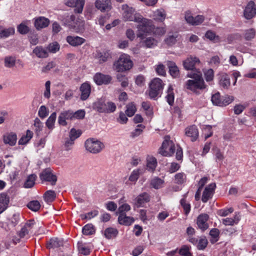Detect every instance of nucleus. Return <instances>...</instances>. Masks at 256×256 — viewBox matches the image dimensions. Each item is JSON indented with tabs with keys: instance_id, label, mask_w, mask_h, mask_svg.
<instances>
[{
	"instance_id": "obj_35",
	"label": "nucleus",
	"mask_w": 256,
	"mask_h": 256,
	"mask_svg": "<svg viewBox=\"0 0 256 256\" xmlns=\"http://www.w3.org/2000/svg\"><path fill=\"white\" fill-rule=\"evenodd\" d=\"M118 234V230L114 228H108L104 231V235L108 239H111L116 238Z\"/></svg>"
},
{
	"instance_id": "obj_50",
	"label": "nucleus",
	"mask_w": 256,
	"mask_h": 256,
	"mask_svg": "<svg viewBox=\"0 0 256 256\" xmlns=\"http://www.w3.org/2000/svg\"><path fill=\"white\" fill-rule=\"evenodd\" d=\"M27 206L32 210L36 212L40 208V204L38 200H32L29 202Z\"/></svg>"
},
{
	"instance_id": "obj_6",
	"label": "nucleus",
	"mask_w": 256,
	"mask_h": 256,
	"mask_svg": "<svg viewBox=\"0 0 256 256\" xmlns=\"http://www.w3.org/2000/svg\"><path fill=\"white\" fill-rule=\"evenodd\" d=\"M164 84L159 78L153 79L150 84L148 95L150 98H155L160 95L163 90Z\"/></svg>"
},
{
	"instance_id": "obj_34",
	"label": "nucleus",
	"mask_w": 256,
	"mask_h": 256,
	"mask_svg": "<svg viewBox=\"0 0 256 256\" xmlns=\"http://www.w3.org/2000/svg\"><path fill=\"white\" fill-rule=\"evenodd\" d=\"M256 35V30L254 28H250L246 30L243 34V37L246 40L250 41L254 39Z\"/></svg>"
},
{
	"instance_id": "obj_31",
	"label": "nucleus",
	"mask_w": 256,
	"mask_h": 256,
	"mask_svg": "<svg viewBox=\"0 0 256 256\" xmlns=\"http://www.w3.org/2000/svg\"><path fill=\"white\" fill-rule=\"evenodd\" d=\"M121 12L124 16H132L136 14L135 9L126 4L122 6Z\"/></svg>"
},
{
	"instance_id": "obj_43",
	"label": "nucleus",
	"mask_w": 256,
	"mask_h": 256,
	"mask_svg": "<svg viewBox=\"0 0 256 256\" xmlns=\"http://www.w3.org/2000/svg\"><path fill=\"white\" fill-rule=\"evenodd\" d=\"M56 198V194L54 191L49 190L46 191L44 194V198L47 202L54 201Z\"/></svg>"
},
{
	"instance_id": "obj_9",
	"label": "nucleus",
	"mask_w": 256,
	"mask_h": 256,
	"mask_svg": "<svg viewBox=\"0 0 256 256\" xmlns=\"http://www.w3.org/2000/svg\"><path fill=\"white\" fill-rule=\"evenodd\" d=\"M200 64L198 58L196 56H190L183 62L184 68L186 70H191L192 72H196L197 70L196 66Z\"/></svg>"
},
{
	"instance_id": "obj_51",
	"label": "nucleus",
	"mask_w": 256,
	"mask_h": 256,
	"mask_svg": "<svg viewBox=\"0 0 256 256\" xmlns=\"http://www.w3.org/2000/svg\"><path fill=\"white\" fill-rule=\"evenodd\" d=\"M186 180V175L184 172H179L174 176L175 182L178 184H182Z\"/></svg>"
},
{
	"instance_id": "obj_56",
	"label": "nucleus",
	"mask_w": 256,
	"mask_h": 256,
	"mask_svg": "<svg viewBox=\"0 0 256 256\" xmlns=\"http://www.w3.org/2000/svg\"><path fill=\"white\" fill-rule=\"evenodd\" d=\"M47 50L52 53H56L60 50V45L57 42H53L48 44Z\"/></svg>"
},
{
	"instance_id": "obj_10",
	"label": "nucleus",
	"mask_w": 256,
	"mask_h": 256,
	"mask_svg": "<svg viewBox=\"0 0 256 256\" xmlns=\"http://www.w3.org/2000/svg\"><path fill=\"white\" fill-rule=\"evenodd\" d=\"M36 226V224L34 220H31L28 222L21 228L18 233V236L20 238L29 235L34 232L33 229Z\"/></svg>"
},
{
	"instance_id": "obj_52",
	"label": "nucleus",
	"mask_w": 256,
	"mask_h": 256,
	"mask_svg": "<svg viewBox=\"0 0 256 256\" xmlns=\"http://www.w3.org/2000/svg\"><path fill=\"white\" fill-rule=\"evenodd\" d=\"M34 126L37 136H39L40 133L43 128L42 123L38 118H36L34 121Z\"/></svg>"
},
{
	"instance_id": "obj_11",
	"label": "nucleus",
	"mask_w": 256,
	"mask_h": 256,
	"mask_svg": "<svg viewBox=\"0 0 256 256\" xmlns=\"http://www.w3.org/2000/svg\"><path fill=\"white\" fill-rule=\"evenodd\" d=\"M40 178L42 182H50L52 186L55 185L57 181L56 176L52 173L51 170L50 168L44 170L40 174Z\"/></svg>"
},
{
	"instance_id": "obj_47",
	"label": "nucleus",
	"mask_w": 256,
	"mask_h": 256,
	"mask_svg": "<svg viewBox=\"0 0 256 256\" xmlns=\"http://www.w3.org/2000/svg\"><path fill=\"white\" fill-rule=\"evenodd\" d=\"M142 172L143 170L140 168L134 170L129 177V180L131 182H136Z\"/></svg>"
},
{
	"instance_id": "obj_54",
	"label": "nucleus",
	"mask_w": 256,
	"mask_h": 256,
	"mask_svg": "<svg viewBox=\"0 0 256 256\" xmlns=\"http://www.w3.org/2000/svg\"><path fill=\"white\" fill-rule=\"evenodd\" d=\"M74 140L67 138L64 139V150L68 151L72 149L74 144Z\"/></svg>"
},
{
	"instance_id": "obj_38",
	"label": "nucleus",
	"mask_w": 256,
	"mask_h": 256,
	"mask_svg": "<svg viewBox=\"0 0 256 256\" xmlns=\"http://www.w3.org/2000/svg\"><path fill=\"white\" fill-rule=\"evenodd\" d=\"M186 22L192 26H197L202 22V17H184Z\"/></svg>"
},
{
	"instance_id": "obj_53",
	"label": "nucleus",
	"mask_w": 256,
	"mask_h": 256,
	"mask_svg": "<svg viewBox=\"0 0 256 256\" xmlns=\"http://www.w3.org/2000/svg\"><path fill=\"white\" fill-rule=\"evenodd\" d=\"M222 98H220V93L218 92L213 94L212 96V102L214 105L222 106Z\"/></svg>"
},
{
	"instance_id": "obj_12",
	"label": "nucleus",
	"mask_w": 256,
	"mask_h": 256,
	"mask_svg": "<svg viewBox=\"0 0 256 256\" xmlns=\"http://www.w3.org/2000/svg\"><path fill=\"white\" fill-rule=\"evenodd\" d=\"M96 7L102 12H108L112 8L111 0H96Z\"/></svg>"
},
{
	"instance_id": "obj_62",
	"label": "nucleus",
	"mask_w": 256,
	"mask_h": 256,
	"mask_svg": "<svg viewBox=\"0 0 256 256\" xmlns=\"http://www.w3.org/2000/svg\"><path fill=\"white\" fill-rule=\"evenodd\" d=\"M130 210V206L127 204H124L120 206L116 212L119 215L121 214H126V212Z\"/></svg>"
},
{
	"instance_id": "obj_18",
	"label": "nucleus",
	"mask_w": 256,
	"mask_h": 256,
	"mask_svg": "<svg viewBox=\"0 0 256 256\" xmlns=\"http://www.w3.org/2000/svg\"><path fill=\"white\" fill-rule=\"evenodd\" d=\"M208 216L206 214H200L198 217L197 225L202 230L204 231L208 228Z\"/></svg>"
},
{
	"instance_id": "obj_22",
	"label": "nucleus",
	"mask_w": 256,
	"mask_h": 256,
	"mask_svg": "<svg viewBox=\"0 0 256 256\" xmlns=\"http://www.w3.org/2000/svg\"><path fill=\"white\" fill-rule=\"evenodd\" d=\"M67 42L72 46H76L83 44L86 40L78 36H68L66 38Z\"/></svg>"
},
{
	"instance_id": "obj_64",
	"label": "nucleus",
	"mask_w": 256,
	"mask_h": 256,
	"mask_svg": "<svg viewBox=\"0 0 256 256\" xmlns=\"http://www.w3.org/2000/svg\"><path fill=\"white\" fill-rule=\"evenodd\" d=\"M179 254L182 256H192L188 246L184 245L179 250Z\"/></svg>"
},
{
	"instance_id": "obj_59",
	"label": "nucleus",
	"mask_w": 256,
	"mask_h": 256,
	"mask_svg": "<svg viewBox=\"0 0 256 256\" xmlns=\"http://www.w3.org/2000/svg\"><path fill=\"white\" fill-rule=\"evenodd\" d=\"M145 46L148 48H152L156 46L157 42L154 38H147L144 42Z\"/></svg>"
},
{
	"instance_id": "obj_49",
	"label": "nucleus",
	"mask_w": 256,
	"mask_h": 256,
	"mask_svg": "<svg viewBox=\"0 0 256 256\" xmlns=\"http://www.w3.org/2000/svg\"><path fill=\"white\" fill-rule=\"evenodd\" d=\"M136 107L134 104L130 103L126 106V114L128 116L130 117L134 116L136 112Z\"/></svg>"
},
{
	"instance_id": "obj_46",
	"label": "nucleus",
	"mask_w": 256,
	"mask_h": 256,
	"mask_svg": "<svg viewBox=\"0 0 256 256\" xmlns=\"http://www.w3.org/2000/svg\"><path fill=\"white\" fill-rule=\"evenodd\" d=\"M204 76L207 82H212L214 77V72L212 69L209 68L204 70Z\"/></svg>"
},
{
	"instance_id": "obj_1",
	"label": "nucleus",
	"mask_w": 256,
	"mask_h": 256,
	"mask_svg": "<svg viewBox=\"0 0 256 256\" xmlns=\"http://www.w3.org/2000/svg\"><path fill=\"white\" fill-rule=\"evenodd\" d=\"M126 20H129L137 22L138 24L137 28L138 37L144 38V36L152 34L155 36H162L166 32L164 28H155L151 20H148L144 17H128Z\"/></svg>"
},
{
	"instance_id": "obj_19",
	"label": "nucleus",
	"mask_w": 256,
	"mask_h": 256,
	"mask_svg": "<svg viewBox=\"0 0 256 256\" xmlns=\"http://www.w3.org/2000/svg\"><path fill=\"white\" fill-rule=\"evenodd\" d=\"M80 99L85 100L88 98L91 92V86L88 82L82 84L80 87Z\"/></svg>"
},
{
	"instance_id": "obj_4",
	"label": "nucleus",
	"mask_w": 256,
	"mask_h": 256,
	"mask_svg": "<svg viewBox=\"0 0 256 256\" xmlns=\"http://www.w3.org/2000/svg\"><path fill=\"white\" fill-rule=\"evenodd\" d=\"M62 21L64 25L76 32H82L84 30V21L80 17H64Z\"/></svg>"
},
{
	"instance_id": "obj_23",
	"label": "nucleus",
	"mask_w": 256,
	"mask_h": 256,
	"mask_svg": "<svg viewBox=\"0 0 256 256\" xmlns=\"http://www.w3.org/2000/svg\"><path fill=\"white\" fill-rule=\"evenodd\" d=\"M150 197L148 194L144 192L138 195L135 199L134 204L138 208L143 206L144 204L148 202Z\"/></svg>"
},
{
	"instance_id": "obj_57",
	"label": "nucleus",
	"mask_w": 256,
	"mask_h": 256,
	"mask_svg": "<svg viewBox=\"0 0 256 256\" xmlns=\"http://www.w3.org/2000/svg\"><path fill=\"white\" fill-rule=\"evenodd\" d=\"M18 31L22 34H25L30 30V28L26 24V22H22L18 26Z\"/></svg>"
},
{
	"instance_id": "obj_27",
	"label": "nucleus",
	"mask_w": 256,
	"mask_h": 256,
	"mask_svg": "<svg viewBox=\"0 0 256 256\" xmlns=\"http://www.w3.org/2000/svg\"><path fill=\"white\" fill-rule=\"evenodd\" d=\"M63 240L61 238H51L47 244V248H54L62 246Z\"/></svg>"
},
{
	"instance_id": "obj_20",
	"label": "nucleus",
	"mask_w": 256,
	"mask_h": 256,
	"mask_svg": "<svg viewBox=\"0 0 256 256\" xmlns=\"http://www.w3.org/2000/svg\"><path fill=\"white\" fill-rule=\"evenodd\" d=\"M10 202V197L6 193L0 194V214H2L8 207Z\"/></svg>"
},
{
	"instance_id": "obj_37",
	"label": "nucleus",
	"mask_w": 256,
	"mask_h": 256,
	"mask_svg": "<svg viewBox=\"0 0 256 256\" xmlns=\"http://www.w3.org/2000/svg\"><path fill=\"white\" fill-rule=\"evenodd\" d=\"M33 132L30 130H27L26 134L22 136L18 140L19 144H26L32 138Z\"/></svg>"
},
{
	"instance_id": "obj_41",
	"label": "nucleus",
	"mask_w": 256,
	"mask_h": 256,
	"mask_svg": "<svg viewBox=\"0 0 256 256\" xmlns=\"http://www.w3.org/2000/svg\"><path fill=\"white\" fill-rule=\"evenodd\" d=\"M36 176L34 174H31L29 176L24 184V186L26 188H32L35 184V181L36 180Z\"/></svg>"
},
{
	"instance_id": "obj_42",
	"label": "nucleus",
	"mask_w": 256,
	"mask_h": 256,
	"mask_svg": "<svg viewBox=\"0 0 256 256\" xmlns=\"http://www.w3.org/2000/svg\"><path fill=\"white\" fill-rule=\"evenodd\" d=\"M164 183V181L163 180L155 177L152 180L150 184L155 189H158L162 186Z\"/></svg>"
},
{
	"instance_id": "obj_60",
	"label": "nucleus",
	"mask_w": 256,
	"mask_h": 256,
	"mask_svg": "<svg viewBox=\"0 0 256 256\" xmlns=\"http://www.w3.org/2000/svg\"><path fill=\"white\" fill-rule=\"evenodd\" d=\"M145 128V126L143 124H138L137 126V128H136L132 133L131 136L132 138H135L140 136L143 130Z\"/></svg>"
},
{
	"instance_id": "obj_21",
	"label": "nucleus",
	"mask_w": 256,
	"mask_h": 256,
	"mask_svg": "<svg viewBox=\"0 0 256 256\" xmlns=\"http://www.w3.org/2000/svg\"><path fill=\"white\" fill-rule=\"evenodd\" d=\"M185 134L186 136L191 138L192 142L196 141L198 136V130L195 126H192L186 128Z\"/></svg>"
},
{
	"instance_id": "obj_45",
	"label": "nucleus",
	"mask_w": 256,
	"mask_h": 256,
	"mask_svg": "<svg viewBox=\"0 0 256 256\" xmlns=\"http://www.w3.org/2000/svg\"><path fill=\"white\" fill-rule=\"evenodd\" d=\"M4 66L8 68H12L15 66L16 58L12 56H6L4 59Z\"/></svg>"
},
{
	"instance_id": "obj_13",
	"label": "nucleus",
	"mask_w": 256,
	"mask_h": 256,
	"mask_svg": "<svg viewBox=\"0 0 256 256\" xmlns=\"http://www.w3.org/2000/svg\"><path fill=\"white\" fill-rule=\"evenodd\" d=\"M66 5L74 8V12L76 14H81L84 4V0H68Z\"/></svg>"
},
{
	"instance_id": "obj_25",
	"label": "nucleus",
	"mask_w": 256,
	"mask_h": 256,
	"mask_svg": "<svg viewBox=\"0 0 256 256\" xmlns=\"http://www.w3.org/2000/svg\"><path fill=\"white\" fill-rule=\"evenodd\" d=\"M256 14V4L253 1H250L246 5L244 16H255Z\"/></svg>"
},
{
	"instance_id": "obj_17",
	"label": "nucleus",
	"mask_w": 256,
	"mask_h": 256,
	"mask_svg": "<svg viewBox=\"0 0 256 256\" xmlns=\"http://www.w3.org/2000/svg\"><path fill=\"white\" fill-rule=\"evenodd\" d=\"M3 141L4 144L14 146L17 142V135L14 132H7L3 136Z\"/></svg>"
},
{
	"instance_id": "obj_55",
	"label": "nucleus",
	"mask_w": 256,
	"mask_h": 256,
	"mask_svg": "<svg viewBox=\"0 0 256 256\" xmlns=\"http://www.w3.org/2000/svg\"><path fill=\"white\" fill-rule=\"evenodd\" d=\"M210 234L212 238V239L211 240V242H217L218 240L220 230L216 228H212L210 230Z\"/></svg>"
},
{
	"instance_id": "obj_63",
	"label": "nucleus",
	"mask_w": 256,
	"mask_h": 256,
	"mask_svg": "<svg viewBox=\"0 0 256 256\" xmlns=\"http://www.w3.org/2000/svg\"><path fill=\"white\" fill-rule=\"evenodd\" d=\"M178 37V34L169 36L166 38L165 42L168 45L172 46L176 42Z\"/></svg>"
},
{
	"instance_id": "obj_30",
	"label": "nucleus",
	"mask_w": 256,
	"mask_h": 256,
	"mask_svg": "<svg viewBox=\"0 0 256 256\" xmlns=\"http://www.w3.org/2000/svg\"><path fill=\"white\" fill-rule=\"evenodd\" d=\"M118 221L120 224L130 226L134 222V219L132 217L126 216V214H121L118 216Z\"/></svg>"
},
{
	"instance_id": "obj_5",
	"label": "nucleus",
	"mask_w": 256,
	"mask_h": 256,
	"mask_svg": "<svg viewBox=\"0 0 256 256\" xmlns=\"http://www.w3.org/2000/svg\"><path fill=\"white\" fill-rule=\"evenodd\" d=\"M133 66V62L128 55L122 54L114 64V69L118 72L130 70Z\"/></svg>"
},
{
	"instance_id": "obj_58",
	"label": "nucleus",
	"mask_w": 256,
	"mask_h": 256,
	"mask_svg": "<svg viewBox=\"0 0 256 256\" xmlns=\"http://www.w3.org/2000/svg\"><path fill=\"white\" fill-rule=\"evenodd\" d=\"M82 134L80 130H76L75 128H72L69 134L70 138L75 140L78 138Z\"/></svg>"
},
{
	"instance_id": "obj_2",
	"label": "nucleus",
	"mask_w": 256,
	"mask_h": 256,
	"mask_svg": "<svg viewBox=\"0 0 256 256\" xmlns=\"http://www.w3.org/2000/svg\"><path fill=\"white\" fill-rule=\"evenodd\" d=\"M187 76L192 79L186 82L185 86L186 89L197 93L198 90H202L206 88L202 74L199 70H196V72H188Z\"/></svg>"
},
{
	"instance_id": "obj_39",
	"label": "nucleus",
	"mask_w": 256,
	"mask_h": 256,
	"mask_svg": "<svg viewBox=\"0 0 256 256\" xmlns=\"http://www.w3.org/2000/svg\"><path fill=\"white\" fill-rule=\"evenodd\" d=\"M167 102L170 106H172L174 102V96L173 92V88L172 85H169L167 90V95L166 96Z\"/></svg>"
},
{
	"instance_id": "obj_33",
	"label": "nucleus",
	"mask_w": 256,
	"mask_h": 256,
	"mask_svg": "<svg viewBox=\"0 0 256 256\" xmlns=\"http://www.w3.org/2000/svg\"><path fill=\"white\" fill-rule=\"evenodd\" d=\"M219 84L222 88L228 90L230 84L229 76L226 74H222L220 78Z\"/></svg>"
},
{
	"instance_id": "obj_44",
	"label": "nucleus",
	"mask_w": 256,
	"mask_h": 256,
	"mask_svg": "<svg viewBox=\"0 0 256 256\" xmlns=\"http://www.w3.org/2000/svg\"><path fill=\"white\" fill-rule=\"evenodd\" d=\"M56 118V112H54L47 120L46 124L49 129H52L54 128Z\"/></svg>"
},
{
	"instance_id": "obj_3",
	"label": "nucleus",
	"mask_w": 256,
	"mask_h": 256,
	"mask_svg": "<svg viewBox=\"0 0 256 256\" xmlns=\"http://www.w3.org/2000/svg\"><path fill=\"white\" fill-rule=\"evenodd\" d=\"M116 108L114 102L104 98L98 99L92 104V108L100 113H112L115 112Z\"/></svg>"
},
{
	"instance_id": "obj_40",
	"label": "nucleus",
	"mask_w": 256,
	"mask_h": 256,
	"mask_svg": "<svg viewBox=\"0 0 256 256\" xmlns=\"http://www.w3.org/2000/svg\"><path fill=\"white\" fill-rule=\"evenodd\" d=\"M157 166V161L155 158L151 156L147 160V168L150 171H154Z\"/></svg>"
},
{
	"instance_id": "obj_16",
	"label": "nucleus",
	"mask_w": 256,
	"mask_h": 256,
	"mask_svg": "<svg viewBox=\"0 0 256 256\" xmlns=\"http://www.w3.org/2000/svg\"><path fill=\"white\" fill-rule=\"evenodd\" d=\"M73 112L72 110H68L62 112L58 118V124L61 126H66L67 124L66 120H73Z\"/></svg>"
},
{
	"instance_id": "obj_28",
	"label": "nucleus",
	"mask_w": 256,
	"mask_h": 256,
	"mask_svg": "<svg viewBox=\"0 0 256 256\" xmlns=\"http://www.w3.org/2000/svg\"><path fill=\"white\" fill-rule=\"evenodd\" d=\"M33 53L39 58H46L48 56L47 49L42 46H37L33 50Z\"/></svg>"
},
{
	"instance_id": "obj_14",
	"label": "nucleus",
	"mask_w": 256,
	"mask_h": 256,
	"mask_svg": "<svg viewBox=\"0 0 256 256\" xmlns=\"http://www.w3.org/2000/svg\"><path fill=\"white\" fill-rule=\"evenodd\" d=\"M216 188L215 183L210 184L205 188L202 198L203 202H206L209 199L212 198Z\"/></svg>"
},
{
	"instance_id": "obj_24",
	"label": "nucleus",
	"mask_w": 256,
	"mask_h": 256,
	"mask_svg": "<svg viewBox=\"0 0 256 256\" xmlns=\"http://www.w3.org/2000/svg\"><path fill=\"white\" fill-rule=\"evenodd\" d=\"M49 23V20L46 17H38L34 20V26L37 30H40L48 26Z\"/></svg>"
},
{
	"instance_id": "obj_15",
	"label": "nucleus",
	"mask_w": 256,
	"mask_h": 256,
	"mask_svg": "<svg viewBox=\"0 0 256 256\" xmlns=\"http://www.w3.org/2000/svg\"><path fill=\"white\" fill-rule=\"evenodd\" d=\"M94 82L98 85L107 84H109L112 78L108 75L104 74L100 72L96 73L93 78Z\"/></svg>"
},
{
	"instance_id": "obj_48",
	"label": "nucleus",
	"mask_w": 256,
	"mask_h": 256,
	"mask_svg": "<svg viewBox=\"0 0 256 256\" xmlns=\"http://www.w3.org/2000/svg\"><path fill=\"white\" fill-rule=\"evenodd\" d=\"M94 229L92 224H87L82 228V233L84 235H91L94 233Z\"/></svg>"
},
{
	"instance_id": "obj_29",
	"label": "nucleus",
	"mask_w": 256,
	"mask_h": 256,
	"mask_svg": "<svg viewBox=\"0 0 256 256\" xmlns=\"http://www.w3.org/2000/svg\"><path fill=\"white\" fill-rule=\"evenodd\" d=\"M95 57L100 62H105L108 58H110V53L109 50L97 51L95 54Z\"/></svg>"
},
{
	"instance_id": "obj_61",
	"label": "nucleus",
	"mask_w": 256,
	"mask_h": 256,
	"mask_svg": "<svg viewBox=\"0 0 256 256\" xmlns=\"http://www.w3.org/2000/svg\"><path fill=\"white\" fill-rule=\"evenodd\" d=\"M49 111L44 106H42L38 110V116L42 118H46L48 114Z\"/></svg>"
},
{
	"instance_id": "obj_8",
	"label": "nucleus",
	"mask_w": 256,
	"mask_h": 256,
	"mask_svg": "<svg viewBox=\"0 0 256 256\" xmlns=\"http://www.w3.org/2000/svg\"><path fill=\"white\" fill-rule=\"evenodd\" d=\"M85 148L89 152L92 154L100 152L104 148V144L94 138H89L85 142Z\"/></svg>"
},
{
	"instance_id": "obj_26",
	"label": "nucleus",
	"mask_w": 256,
	"mask_h": 256,
	"mask_svg": "<svg viewBox=\"0 0 256 256\" xmlns=\"http://www.w3.org/2000/svg\"><path fill=\"white\" fill-rule=\"evenodd\" d=\"M240 220V216L239 214H235L233 218H226L222 220V222L225 226H233L238 224Z\"/></svg>"
},
{
	"instance_id": "obj_32",
	"label": "nucleus",
	"mask_w": 256,
	"mask_h": 256,
	"mask_svg": "<svg viewBox=\"0 0 256 256\" xmlns=\"http://www.w3.org/2000/svg\"><path fill=\"white\" fill-rule=\"evenodd\" d=\"M14 28L12 27L6 28L0 26V38H8L10 36L14 35Z\"/></svg>"
},
{
	"instance_id": "obj_7",
	"label": "nucleus",
	"mask_w": 256,
	"mask_h": 256,
	"mask_svg": "<svg viewBox=\"0 0 256 256\" xmlns=\"http://www.w3.org/2000/svg\"><path fill=\"white\" fill-rule=\"evenodd\" d=\"M174 144L170 140V136H165L164 140L159 150V153L164 156H170L174 154Z\"/></svg>"
},
{
	"instance_id": "obj_36",
	"label": "nucleus",
	"mask_w": 256,
	"mask_h": 256,
	"mask_svg": "<svg viewBox=\"0 0 256 256\" xmlns=\"http://www.w3.org/2000/svg\"><path fill=\"white\" fill-rule=\"evenodd\" d=\"M168 66L170 74L173 78H177L179 76V70L174 62H170L168 64Z\"/></svg>"
}]
</instances>
